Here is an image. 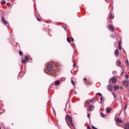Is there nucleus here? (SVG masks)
<instances>
[{
    "mask_svg": "<svg viewBox=\"0 0 129 129\" xmlns=\"http://www.w3.org/2000/svg\"><path fill=\"white\" fill-rule=\"evenodd\" d=\"M108 28L111 32H114L115 31V29H114V27H113L111 24H110L108 25Z\"/></svg>",
    "mask_w": 129,
    "mask_h": 129,
    "instance_id": "4",
    "label": "nucleus"
},
{
    "mask_svg": "<svg viewBox=\"0 0 129 129\" xmlns=\"http://www.w3.org/2000/svg\"><path fill=\"white\" fill-rule=\"evenodd\" d=\"M2 113H2V112H0V115L2 114Z\"/></svg>",
    "mask_w": 129,
    "mask_h": 129,
    "instance_id": "43",
    "label": "nucleus"
},
{
    "mask_svg": "<svg viewBox=\"0 0 129 129\" xmlns=\"http://www.w3.org/2000/svg\"><path fill=\"white\" fill-rule=\"evenodd\" d=\"M123 74V72H122L121 73V76H122V75Z\"/></svg>",
    "mask_w": 129,
    "mask_h": 129,
    "instance_id": "38",
    "label": "nucleus"
},
{
    "mask_svg": "<svg viewBox=\"0 0 129 129\" xmlns=\"http://www.w3.org/2000/svg\"><path fill=\"white\" fill-rule=\"evenodd\" d=\"M119 87V89H123V88H122V87Z\"/></svg>",
    "mask_w": 129,
    "mask_h": 129,
    "instance_id": "35",
    "label": "nucleus"
},
{
    "mask_svg": "<svg viewBox=\"0 0 129 129\" xmlns=\"http://www.w3.org/2000/svg\"><path fill=\"white\" fill-rule=\"evenodd\" d=\"M55 85H59L60 84V81H56L54 83Z\"/></svg>",
    "mask_w": 129,
    "mask_h": 129,
    "instance_id": "16",
    "label": "nucleus"
},
{
    "mask_svg": "<svg viewBox=\"0 0 129 129\" xmlns=\"http://www.w3.org/2000/svg\"><path fill=\"white\" fill-rule=\"evenodd\" d=\"M90 102H92V100H91L90 101Z\"/></svg>",
    "mask_w": 129,
    "mask_h": 129,
    "instance_id": "41",
    "label": "nucleus"
},
{
    "mask_svg": "<svg viewBox=\"0 0 129 129\" xmlns=\"http://www.w3.org/2000/svg\"><path fill=\"white\" fill-rule=\"evenodd\" d=\"M118 48L119 49V50H121L122 48H121V45H120V44H118Z\"/></svg>",
    "mask_w": 129,
    "mask_h": 129,
    "instance_id": "20",
    "label": "nucleus"
},
{
    "mask_svg": "<svg viewBox=\"0 0 129 129\" xmlns=\"http://www.w3.org/2000/svg\"><path fill=\"white\" fill-rule=\"evenodd\" d=\"M119 89V88L117 86H114V90H118Z\"/></svg>",
    "mask_w": 129,
    "mask_h": 129,
    "instance_id": "15",
    "label": "nucleus"
},
{
    "mask_svg": "<svg viewBox=\"0 0 129 129\" xmlns=\"http://www.w3.org/2000/svg\"><path fill=\"white\" fill-rule=\"evenodd\" d=\"M1 23H2V24L5 26H7V25L9 24L8 21L6 20V19L4 17H1Z\"/></svg>",
    "mask_w": 129,
    "mask_h": 129,
    "instance_id": "3",
    "label": "nucleus"
},
{
    "mask_svg": "<svg viewBox=\"0 0 129 129\" xmlns=\"http://www.w3.org/2000/svg\"><path fill=\"white\" fill-rule=\"evenodd\" d=\"M84 80L85 81V84H88L89 83V82L88 81H86V78H84Z\"/></svg>",
    "mask_w": 129,
    "mask_h": 129,
    "instance_id": "22",
    "label": "nucleus"
},
{
    "mask_svg": "<svg viewBox=\"0 0 129 129\" xmlns=\"http://www.w3.org/2000/svg\"><path fill=\"white\" fill-rule=\"evenodd\" d=\"M87 116H88V117L89 118V117H90V115L89 114H88Z\"/></svg>",
    "mask_w": 129,
    "mask_h": 129,
    "instance_id": "37",
    "label": "nucleus"
},
{
    "mask_svg": "<svg viewBox=\"0 0 129 129\" xmlns=\"http://www.w3.org/2000/svg\"><path fill=\"white\" fill-rule=\"evenodd\" d=\"M0 129H2V127L1 126H0Z\"/></svg>",
    "mask_w": 129,
    "mask_h": 129,
    "instance_id": "44",
    "label": "nucleus"
},
{
    "mask_svg": "<svg viewBox=\"0 0 129 129\" xmlns=\"http://www.w3.org/2000/svg\"><path fill=\"white\" fill-rule=\"evenodd\" d=\"M46 68L49 74L53 76H56V75L59 71L58 66L57 65L54 66V64L51 63H48L46 64Z\"/></svg>",
    "mask_w": 129,
    "mask_h": 129,
    "instance_id": "1",
    "label": "nucleus"
},
{
    "mask_svg": "<svg viewBox=\"0 0 129 129\" xmlns=\"http://www.w3.org/2000/svg\"><path fill=\"white\" fill-rule=\"evenodd\" d=\"M67 119L68 121H67V123H68V125L70 126H74V124L72 122V117L69 115H67Z\"/></svg>",
    "mask_w": 129,
    "mask_h": 129,
    "instance_id": "2",
    "label": "nucleus"
},
{
    "mask_svg": "<svg viewBox=\"0 0 129 129\" xmlns=\"http://www.w3.org/2000/svg\"><path fill=\"white\" fill-rule=\"evenodd\" d=\"M71 83H72V84H73V85H74V86L75 85V83H74V81L72 80Z\"/></svg>",
    "mask_w": 129,
    "mask_h": 129,
    "instance_id": "23",
    "label": "nucleus"
},
{
    "mask_svg": "<svg viewBox=\"0 0 129 129\" xmlns=\"http://www.w3.org/2000/svg\"><path fill=\"white\" fill-rule=\"evenodd\" d=\"M19 54L20 55V56H22V55H23V52L22 51H20Z\"/></svg>",
    "mask_w": 129,
    "mask_h": 129,
    "instance_id": "26",
    "label": "nucleus"
},
{
    "mask_svg": "<svg viewBox=\"0 0 129 129\" xmlns=\"http://www.w3.org/2000/svg\"><path fill=\"white\" fill-rule=\"evenodd\" d=\"M124 129H129V123L125 124Z\"/></svg>",
    "mask_w": 129,
    "mask_h": 129,
    "instance_id": "14",
    "label": "nucleus"
},
{
    "mask_svg": "<svg viewBox=\"0 0 129 129\" xmlns=\"http://www.w3.org/2000/svg\"><path fill=\"white\" fill-rule=\"evenodd\" d=\"M2 5H4L6 4V2L5 1H3V2L1 3Z\"/></svg>",
    "mask_w": 129,
    "mask_h": 129,
    "instance_id": "28",
    "label": "nucleus"
},
{
    "mask_svg": "<svg viewBox=\"0 0 129 129\" xmlns=\"http://www.w3.org/2000/svg\"><path fill=\"white\" fill-rule=\"evenodd\" d=\"M112 95H113L114 98H116V96L115 94H114V93H112Z\"/></svg>",
    "mask_w": 129,
    "mask_h": 129,
    "instance_id": "29",
    "label": "nucleus"
},
{
    "mask_svg": "<svg viewBox=\"0 0 129 129\" xmlns=\"http://www.w3.org/2000/svg\"><path fill=\"white\" fill-rule=\"evenodd\" d=\"M92 128H93V129H97V128L95 127L94 126L92 125Z\"/></svg>",
    "mask_w": 129,
    "mask_h": 129,
    "instance_id": "31",
    "label": "nucleus"
},
{
    "mask_svg": "<svg viewBox=\"0 0 129 129\" xmlns=\"http://www.w3.org/2000/svg\"><path fill=\"white\" fill-rule=\"evenodd\" d=\"M7 7H11V3H8L7 4Z\"/></svg>",
    "mask_w": 129,
    "mask_h": 129,
    "instance_id": "24",
    "label": "nucleus"
},
{
    "mask_svg": "<svg viewBox=\"0 0 129 129\" xmlns=\"http://www.w3.org/2000/svg\"><path fill=\"white\" fill-rule=\"evenodd\" d=\"M93 109H94V106L92 105H90L89 106L88 110H89V111H93Z\"/></svg>",
    "mask_w": 129,
    "mask_h": 129,
    "instance_id": "7",
    "label": "nucleus"
},
{
    "mask_svg": "<svg viewBox=\"0 0 129 129\" xmlns=\"http://www.w3.org/2000/svg\"><path fill=\"white\" fill-rule=\"evenodd\" d=\"M116 121L117 122L120 123V122H122V120H121L120 119H119L118 118H117L116 119Z\"/></svg>",
    "mask_w": 129,
    "mask_h": 129,
    "instance_id": "13",
    "label": "nucleus"
},
{
    "mask_svg": "<svg viewBox=\"0 0 129 129\" xmlns=\"http://www.w3.org/2000/svg\"><path fill=\"white\" fill-rule=\"evenodd\" d=\"M116 64L117 66H120V65H121V61H120V60H118L116 61Z\"/></svg>",
    "mask_w": 129,
    "mask_h": 129,
    "instance_id": "9",
    "label": "nucleus"
},
{
    "mask_svg": "<svg viewBox=\"0 0 129 129\" xmlns=\"http://www.w3.org/2000/svg\"><path fill=\"white\" fill-rule=\"evenodd\" d=\"M109 83H110V81H109Z\"/></svg>",
    "mask_w": 129,
    "mask_h": 129,
    "instance_id": "45",
    "label": "nucleus"
},
{
    "mask_svg": "<svg viewBox=\"0 0 129 129\" xmlns=\"http://www.w3.org/2000/svg\"><path fill=\"white\" fill-rule=\"evenodd\" d=\"M126 106H127V105H125V108H124V109H126Z\"/></svg>",
    "mask_w": 129,
    "mask_h": 129,
    "instance_id": "40",
    "label": "nucleus"
},
{
    "mask_svg": "<svg viewBox=\"0 0 129 129\" xmlns=\"http://www.w3.org/2000/svg\"><path fill=\"white\" fill-rule=\"evenodd\" d=\"M100 100H101V101H104V98H103L102 97H101Z\"/></svg>",
    "mask_w": 129,
    "mask_h": 129,
    "instance_id": "25",
    "label": "nucleus"
},
{
    "mask_svg": "<svg viewBox=\"0 0 129 129\" xmlns=\"http://www.w3.org/2000/svg\"><path fill=\"white\" fill-rule=\"evenodd\" d=\"M114 55L115 57H118V55H119V52H118V49H116L114 51Z\"/></svg>",
    "mask_w": 129,
    "mask_h": 129,
    "instance_id": "6",
    "label": "nucleus"
},
{
    "mask_svg": "<svg viewBox=\"0 0 129 129\" xmlns=\"http://www.w3.org/2000/svg\"><path fill=\"white\" fill-rule=\"evenodd\" d=\"M75 66H76V63L75 62H74L73 67H75Z\"/></svg>",
    "mask_w": 129,
    "mask_h": 129,
    "instance_id": "36",
    "label": "nucleus"
},
{
    "mask_svg": "<svg viewBox=\"0 0 129 129\" xmlns=\"http://www.w3.org/2000/svg\"><path fill=\"white\" fill-rule=\"evenodd\" d=\"M109 19H113L114 18V16L112 15V12L110 11L109 14Z\"/></svg>",
    "mask_w": 129,
    "mask_h": 129,
    "instance_id": "8",
    "label": "nucleus"
},
{
    "mask_svg": "<svg viewBox=\"0 0 129 129\" xmlns=\"http://www.w3.org/2000/svg\"><path fill=\"white\" fill-rule=\"evenodd\" d=\"M125 78H127V74H126L125 76Z\"/></svg>",
    "mask_w": 129,
    "mask_h": 129,
    "instance_id": "39",
    "label": "nucleus"
},
{
    "mask_svg": "<svg viewBox=\"0 0 129 129\" xmlns=\"http://www.w3.org/2000/svg\"><path fill=\"white\" fill-rule=\"evenodd\" d=\"M111 80L112 83H115L116 82V79H115V78H112L111 79Z\"/></svg>",
    "mask_w": 129,
    "mask_h": 129,
    "instance_id": "10",
    "label": "nucleus"
},
{
    "mask_svg": "<svg viewBox=\"0 0 129 129\" xmlns=\"http://www.w3.org/2000/svg\"><path fill=\"white\" fill-rule=\"evenodd\" d=\"M101 116H102V117H105V116H106V115H105V114H104L103 113H101Z\"/></svg>",
    "mask_w": 129,
    "mask_h": 129,
    "instance_id": "18",
    "label": "nucleus"
},
{
    "mask_svg": "<svg viewBox=\"0 0 129 129\" xmlns=\"http://www.w3.org/2000/svg\"><path fill=\"white\" fill-rule=\"evenodd\" d=\"M36 19H37V21H38V22H41L42 21V20L41 19V18H40L38 17H36Z\"/></svg>",
    "mask_w": 129,
    "mask_h": 129,
    "instance_id": "21",
    "label": "nucleus"
},
{
    "mask_svg": "<svg viewBox=\"0 0 129 129\" xmlns=\"http://www.w3.org/2000/svg\"><path fill=\"white\" fill-rule=\"evenodd\" d=\"M98 95L99 96H102V95L101 93H98Z\"/></svg>",
    "mask_w": 129,
    "mask_h": 129,
    "instance_id": "30",
    "label": "nucleus"
},
{
    "mask_svg": "<svg viewBox=\"0 0 129 129\" xmlns=\"http://www.w3.org/2000/svg\"><path fill=\"white\" fill-rule=\"evenodd\" d=\"M87 129H91V127H90V126L88 125L87 127Z\"/></svg>",
    "mask_w": 129,
    "mask_h": 129,
    "instance_id": "32",
    "label": "nucleus"
},
{
    "mask_svg": "<svg viewBox=\"0 0 129 129\" xmlns=\"http://www.w3.org/2000/svg\"><path fill=\"white\" fill-rule=\"evenodd\" d=\"M67 41L69 42V43H70V42H71V38H70V37H68Z\"/></svg>",
    "mask_w": 129,
    "mask_h": 129,
    "instance_id": "19",
    "label": "nucleus"
},
{
    "mask_svg": "<svg viewBox=\"0 0 129 129\" xmlns=\"http://www.w3.org/2000/svg\"><path fill=\"white\" fill-rule=\"evenodd\" d=\"M108 90H109V91H110V90H112L113 88H112V87L111 86V85H109L108 86Z\"/></svg>",
    "mask_w": 129,
    "mask_h": 129,
    "instance_id": "12",
    "label": "nucleus"
},
{
    "mask_svg": "<svg viewBox=\"0 0 129 129\" xmlns=\"http://www.w3.org/2000/svg\"><path fill=\"white\" fill-rule=\"evenodd\" d=\"M128 84H129L128 81H125L124 82V85H125V86H126V87L128 86Z\"/></svg>",
    "mask_w": 129,
    "mask_h": 129,
    "instance_id": "11",
    "label": "nucleus"
},
{
    "mask_svg": "<svg viewBox=\"0 0 129 129\" xmlns=\"http://www.w3.org/2000/svg\"><path fill=\"white\" fill-rule=\"evenodd\" d=\"M28 60H29V56H28L27 55H26L25 56V58H23L21 59L22 62L23 63H25V62H26V61H28Z\"/></svg>",
    "mask_w": 129,
    "mask_h": 129,
    "instance_id": "5",
    "label": "nucleus"
},
{
    "mask_svg": "<svg viewBox=\"0 0 129 129\" xmlns=\"http://www.w3.org/2000/svg\"><path fill=\"white\" fill-rule=\"evenodd\" d=\"M65 31H66V28L64 27Z\"/></svg>",
    "mask_w": 129,
    "mask_h": 129,
    "instance_id": "42",
    "label": "nucleus"
},
{
    "mask_svg": "<svg viewBox=\"0 0 129 129\" xmlns=\"http://www.w3.org/2000/svg\"><path fill=\"white\" fill-rule=\"evenodd\" d=\"M71 40L72 42H74V39H73V37H71Z\"/></svg>",
    "mask_w": 129,
    "mask_h": 129,
    "instance_id": "34",
    "label": "nucleus"
},
{
    "mask_svg": "<svg viewBox=\"0 0 129 129\" xmlns=\"http://www.w3.org/2000/svg\"><path fill=\"white\" fill-rule=\"evenodd\" d=\"M106 110H107V113H109V112H110V111H111V108L109 109L108 108H107Z\"/></svg>",
    "mask_w": 129,
    "mask_h": 129,
    "instance_id": "17",
    "label": "nucleus"
},
{
    "mask_svg": "<svg viewBox=\"0 0 129 129\" xmlns=\"http://www.w3.org/2000/svg\"><path fill=\"white\" fill-rule=\"evenodd\" d=\"M111 38H115V36H114L113 34L111 35Z\"/></svg>",
    "mask_w": 129,
    "mask_h": 129,
    "instance_id": "27",
    "label": "nucleus"
},
{
    "mask_svg": "<svg viewBox=\"0 0 129 129\" xmlns=\"http://www.w3.org/2000/svg\"><path fill=\"white\" fill-rule=\"evenodd\" d=\"M121 40H120L118 42V45H121Z\"/></svg>",
    "mask_w": 129,
    "mask_h": 129,
    "instance_id": "33",
    "label": "nucleus"
}]
</instances>
